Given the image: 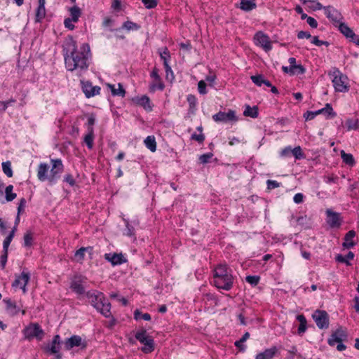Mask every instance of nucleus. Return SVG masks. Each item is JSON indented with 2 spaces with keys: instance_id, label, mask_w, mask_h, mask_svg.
Here are the masks:
<instances>
[{
  "instance_id": "nucleus-57",
  "label": "nucleus",
  "mask_w": 359,
  "mask_h": 359,
  "mask_svg": "<svg viewBox=\"0 0 359 359\" xmlns=\"http://www.w3.org/2000/svg\"><path fill=\"white\" fill-rule=\"evenodd\" d=\"M63 181L69 184L71 187H74L76 184V181L71 174H66Z\"/></svg>"
},
{
  "instance_id": "nucleus-39",
  "label": "nucleus",
  "mask_w": 359,
  "mask_h": 359,
  "mask_svg": "<svg viewBox=\"0 0 359 359\" xmlns=\"http://www.w3.org/2000/svg\"><path fill=\"white\" fill-rule=\"evenodd\" d=\"M134 318L136 320L143 319L144 320L149 321L151 320V315L148 313H142L140 310L136 309L134 311Z\"/></svg>"
},
{
  "instance_id": "nucleus-36",
  "label": "nucleus",
  "mask_w": 359,
  "mask_h": 359,
  "mask_svg": "<svg viewBox=\"0 0 359 359\" xmlns=\"http://www.w3.org/2000/svg\"><path fill=\"white\" fill-rule=\"evenodd\" d=\"M341 156L343 160V161L350 165L353 166L355 165V161L354 160V158L351 154L346 153L344 151H341Z\"/></svg>"
},
{
  "instance_id": "nucleus-30",
  "label": "nucleus",
  "mask_w": 359,
  "mask_h": 359,
  "mask_svg": "<svg viewBox=\"0 0 359 359\" xmlns=\"http://www.w3.org/2000/svg\"><path fill=\"white\" fill-rule=\"evenodd\" d=\"M107 87L111 90V94L114 96H121V97H123L126 95V90L123 88L121 83L118 84V89H116L115 88V86L113 84L108 83Z\"/></svg>"
},
{
  "instance_id": "nucleus-27",
  "label": "nucleus",
  "mask_w": 359,
  "mask_h": 359,
  "mask_svg": "<svg viewBox=\"0 0 359 359\" xmlns=\"http://www.w3.org/2000/svg\"><path fill=\"white\" fill-rule=\"evenodd\" d=\"M255 0H241L239 8L244 11H250L257 8Z\"/></svg>"
},
{
  "instance_id": "nucleus-44",
  "label": "nucleus",
  "mask_w": 359,
  "mask_h": 359,
  "mask_svg": "<svg viewBox=\"0 0 359 359\" xmlns=\"http://www.w3.org/2000/svg\"><path fill=\"white\" fill-rule=\"evenodd\" d=\"M33 243V233L30 231H27L24 235V245L25 247L32 246Z\"/></svg>"
},
{
  "instance_id": "nucleus-4",
  "label": "nucleus",
  "mask_w": 359,
  "mask_h": 359,
  "mask_svg": "<svg viewBox=\"0 0 359 359\" xmlns=\"http://www.w3.org/2000/svg\"><path fill=\"white\" fill-rule=\"evenodd\" d=\"M328 75L332 78L333 86L337 92L346 93L349 90L348 79L339 69L333 68Z\"/></svg>"
},
{
  "instance_id": "nucleus-9",
  "label": "nucleus",
  "mask_w": 359,
  "mask_h": 359,
  "mask_svg": "<svg viewBox=\"0 0 359 359\" xmlns=\"http://www.w3.org/2000/svg\"><path fill=\"white\" fill-rule=\"evenodd\" d=\"M254 41L257 46H261L265 51L272 49L271 41L268 35L263 32H257L254 36Z\"/></svg>"
},
{
  "instance_id": "nucleus-31",
  "label": "nucleus",
  "mask_w": 359,
  "mask_h": 359,
  "mask_svg": "<svg viewBox=\"0 0 359 359\" xmlns=\"http://www.w3.org/2000/svg\"><path fill=\"white\" fill-rule=\"evenodd\" d=\"M243 115L245 116H249L255 118L259 115V109L257 106L251 107L250 105H246Z\"/></svg>"
},
{
  "instance_id": "nucleus-5",
  "label": "nucleus",
  "mask_w": 359,
  "mask_h": 359,
  "mask_svg": "<svg viewBox=\"0 0 359 359\" xmlns=\"http://www.w3.org/2000/svg\"><path fill=\"white\" fill-rule=\"evenodd\" d=\"M135 339L144 345L141 351L144 353H150L155 349V342L152 337L147 335L146 330L143 329L135 334Z\"/></svg>"
},
{
  "instance_id": "nucleus-52",
  "label": "nucleus",
  "mask_w": 359,
  "mask_h": 359,
  "mask_svg": "<svg viewBox=\"0 0 359 359\" xmlns=\"http://www.w3.org/2000/svg\"><path fill=\"white\" fill-rule=\"evenodd\" d=\"M142 2L148 9L154 8L158 4V0H142Z\"/></svg>"
},
{
  "instance_id": "nucleus-43",
  "label": "nucleus",
  "mask_w": 359,
  "mask_h": 359,
  "mask_svg": "<svg viewBox=\"0 0 359 359\" xmlns=\"http://www.w3.org/2000/svg\"><path fill=\"white\" fill-rule=\"evenodd\" d=\"M46 16L45 6H39L36 9L35 21L40 22Z\"/></svg>"
},
{
  "instance_id": "nucleus-56",
  "label": "nucleus",
  "mask_w": 359,
  "mask_h": 359,
  "mask_svg": "<svg viewBox=\"0 0 359 359\" xmlns=\"http://www.w3.org/2000/svg\"><path fill=\"white\" fill-rule=\"evenodd\" d=\"M206 83L204 81L201 80L198 83V90L200 94L205 95L207 93Z\"/></svg>"
},
{
  "instance_id": "nucleus-59",
  "label": "nucleus",
  "mask_w": 359,
  "mask_h": 359,
  "mask_svg": "<svg viewBox=\"0 0 359 359\" xmlns=\"http://www.w3.org/2000/svg\"><path fill=\"white\" fill-rule=\"evenodd\" d=\"M7 259H8V252L3 250L2 255L1 256V260H0V262H1L0 266L2 269H5V266H6V262H7Z\"/></svg>"
},
{
  "instance_id": "nucleus-10",
  "label": "nucleus",
  "mask_w": 359,
  "mask_h": 359,
  "mask_svg": "<svg viewBox=\"0 0 359 359\" xmlns=\"http://www.w3.org/2000/svg\"><path fill=\"white\" fill-rule=\"evenodd\" d=\"M323 8L327 18L332 22L335 27H337L339 23L342 22L341 20L343 19V16L338 10L331 6H323Z\"/></svg>"
},
{
  "instance_id": "nucleus-18",
  "label": "nucleus",
  "mask_w": 359,
  "mask_h": 359,
  "mask_svg": "<svg viewBox=\"0 0 359 359\" xmlns=\"http://www.w3.org/2000/svg\"><path fill=\"white\" fill-rule=\"evenodd\" d=\"M60 337L59 334H56L53 337L50 345L47 346L45 348L46 352L49 354L57 353L60 349Z\"/></svg>"
},
{
  "instance_id": "nucleus-16",
  "label": "nucleus",
  "mask_w": 359,
  "mask_h": 359,
  "mask_svg": "<svg viewBox=\"0 0 359 359\" xmlns=\"http://www.w3.org/2000/svg\"><path fill=\"white\" fill-rule=\"evenodd\" d=\"M104 259L109 262L113 266L121 265L127 262L122 253H106L104 255Z\"/></svg>"
},
{
  "instance_id": "nucleus-42",
  "label": "nucleus",
  "mask_w": 359,
  "mask_h": 359,
  "mask_svg": "<svg viewBox=\"0 0 359 359\" xmlns=\"http://www.w3.org/2000/svg\"><path fill=\"white\" fill-rule=\"evenodd\" d=\"M346 125L347 126L348 130H359V120H353V119H348L346 121Z\"/></svg>"
},
{
  "instance_id": "nucleus-7",
  "label": "nucleus",
  "mask_w": 359,
  "mask_h": 359,
  "mask_svg": "<svg viewBox=\"0 0 359 359\" xmlns=\"http://www.w3.org/2000/svg\"><path fill=\"white\" fill-rule=\"evenodd\" d=\"M312 318L319 329L323 330L328 328L330 320L327 311L317 309L313 313Z\"/></svg>"
},
{
  "instance_id": "nucleus-48",
  "label": "nucleus",
  "mask_w": 359,
  "mask_h": 359,
  "mask_svg": "<svg viewBox=\"0 0 359 359\" xmlns=\"http://www.w3.org/2000/svg\"><path fill=\"white\" fill-rule=\"evenodd\" d=\"M187 100L189 105V109L192 111L195 110L197 103L196 96L192 94H189L187 95Z\"/></svg>"
},
{
  "instance_id": "nucleus-41",
  "label": "nucleus",
  "mask_w": 359,
  "mask_h": 359,
  "mask_svg": "<svg viewBox=\"0 0 359 359\" xmlns=\"http://www.w3.org/2000/svg\"><path fill=\"white\" fill-rule=\"evenodd\" d=\"M2 170L7 177H13V173L11 168V163L10 161H6L2 163Z\"/></svg>"
},
{
  "instance_id": "nucleus-8",
  "label": "nucleus",
  "mask_w": 359,
  "mask_h": 359,
  "mask_svg": "<svg viewBox=\"0 0 359 359\" xmlns=\"http://www.w3.org/2000/svg\"><path fill=\"white\" fill-rule=\"evenodd\" d=\"M52 168L50 169V174L48 177V182L50 184H54L56 180L60 177V174L64 170V165L61 159H51Z\"/></svg>"
},
{
  "instance_id": "nucleus-55",
  "label": "nucleus",
  "mask_w": 359,
  "mask_h": 359,
  "mask_svg": "<svg viewBox=\"0 0 359 359\" xmlns=\"http://www.w3.org/2000/svg\"><path fill=\"white\" fill-rule=\"evenodd\" d=\"M191 140H195L198 142L199 144H202L205 140V135L203 133H194L191 136Z\"/></svg>"
},
{
  "instance_id": "nucleus-32",
  "label": "nucleus",
  "mask_w": 359,
  "mask_h": 359,
  "mask_svg": "<svg viewBox=\"0 0 359 359\" xmlns=\"http://www.w3.org/2000/svg\"><path fill=\"white\" fill-rule=\"evenodd\" d=\"M93 140H94V129L88 128V133L84 137V142L86 144L88 148L89 149H92L93 147Z\"/></svg>"
},
{
  "instance_id": "nucleus-14",
  "label": "nucleus",
  "mask_w": 359,
  "mask_h": 359,
  "mask_svg": "<svg viewBox=\"0 0 359 359\" xmlns=\"http://www.w3.org/2000/svg\"><path fill=\"white\" fill-rule=\"evenodd\" d=\"M82 90L86 97L89 98L100 93L101 88L97 86H93L90 81H81Z\"/></svg>"
},
{
  "instance_id": "nucleus-12",
  "label": "nucleus",
  "mask_w": 359,
  "mask_h": 359,
  "mask_svg": "<svg viewBox=\"0 0 359 359\" xmlns=\"http://www.w3.org/2000/svg\"><path fill=\"white\" fill-rule=\"evenodd\" d=\"M212 118L215 122L236 121L238 120L235 111L229 110L227 113L219 111L212 116Z\"/></svg>"
},
{
  "instance_id": "nucleus-6",
  "label": "nucleus",
  "mask_w": 359,
  "mask_h": 359,
  "mask_svg": "<svg viewBox=\"0 0 359 359\" xmlns=\"http://www.w3.org/2000/svg\"><path fill=\"white\" fill-rule=\"evenodd\" d=\"M24 337L29 341L36 338L37 340L41 341L45 334L44 331L41 329L38 323H29L22 330Z\"/></svg>"
},
{
  "instance_id": "nucleus-35",
  "label": "nucleus",
  "mask_w": 359,
  "mask_h": 359,
  "mask_svg": "<svg viewBox=\"0 0 359 359\" xmlns=\"http://www.w3.org/2000/svg\"><path fill=\"white\" fill-rule=\"evenodd\" d=\"M340 32L347 39L351 36L353 31L344 22L339 23L337 26Z\"/></svg>"
},
{
  "instance_id": "nucleus-62",
  "label": "nucleus",
  "mask_w": 359,
  "mask_h": 359,
  "mask_svg": "<svg viewBox=\"0 0 359 359\" xmlns=\"http://www.w3.org/2000/svg\"><path fill=\"white\" fill-rule=\"evenodd\" d=\"M317 116V113L315 111H307L304 114V118L305 121L313 120Z\"/></svg>"
},
{
  "instance_id": "nucleus-33",
  "label": "nucleus",
  "mask_w": 359,
  "mask_h": 359,
  "mask_svg": "<svg viewBox=\"0 0 359 359\" xmlns=\"http://www.w3.org/2000/svg\"><path fill=\"white\" fill-rule=\"evenodd\" d=\"M69 12L71 15L70 18L73 20L74 22H76L81 15V10L76 5H74L72 7L69 8Z\"/></svg>"
},
{
  "instance_id": "nucleus-28",
  "label": "nucleus",
  "mask_w": 359,
  "mask_h": 359,
  "mask_svg": "<svg viewBox=\"0 0 359 359\" xmlns=\"http://www.w3.org/2000/svg\"><path fill=\"white\" fill-rule=\"evenodd\" d=\"M354 253L351 251H349L346 256H343L341 254H338L335 257V260L340 263H344L347 266H351V264L350 263L349 260L353 259L354 258Z\"/></svg>"
},
{
  "instance_id": "nucleus-19",
  "label": "nucleus",
  "mask_w": 359,
  "mask_h": 359,
  "mask_svg": "<svg viewBox=\"0 0 359 359\" xmlns=\"http://www.w3.org/2000/svg\"><path fill=\"white\" fill-rule=\"evenodd\" d=\"M4 302L6 304V310L11 316H16L20 311V306L11 299H4Z\"/></svg>"
},
{
  "instance_id": "nucleus-40",
  "label": "nucleus",
  "mask_w": 359,
  "mask_h": 359,
  "mask_svg": "<svg viewBox=\"0 0 359 359\" xmlns=\"http://www.w3.org/2000/svg\"><path fill=\"white\" fill-rule=\"evenodd\" d=\"M292 155L294 156L295 159H302L305 158V154L302 151V149L300 146L295 147L294 149H292Z\"/></svg>"
},
{
  "instance_id": "nucleus-2",
  "label": "nucleus",
  "mask_w": 359,
  "mask_h": 359,
  "mask_svg": "<svg viewBox=\"0 0 359 359\" xmlns=\"http://www.w3.org/2000/svg\"><path fill=\"white\" fill-rule=\"evenodd\" d=\"M233 277L231 270L226 264H218L214 270V285L218 289L226 291L233 287Z\"/></svg>"
},
{
  "instance_id": "nucleus-63",
  "label": "nucleus",
  "mask_w": 359,
  "mask_h": 359,
  "mask_svg": "<svg viewBox=\"0 0 359 359\" xmlns=\"http://www.w3.org/2000/svg\"><path fill=\"white\" fill-rule=\"evenodd\" d=\"M305 20H306V22L311 27L316 28L318 27V22L315 18L310 16H307V18Z\"/></svg>"
},
{
  "instance_id": "nucleus-20",
  "label": "nucleus",
  "mask_w": 359,
  "mask_h": 359,
  "mask_svg": "<svg viewBox=\"0 0 359 359\" xmlns=\"http://www.w3.org/2000/svg\"><path fill=\"white\" fill-rule=\"evenodd\" d=\"M81 283V277L75 276L74 279L71 282L70 288L76 294H83L85 293V290Z\"/></svg>"
},
{
  "instance_id": "nucleus-13",
  "label": "nucleus",
  "mask_w": 359,
  "mask_h": 359,
  "mask_svg": "<svg viewBox=\"0 0 359 359\" xmlns=\"http://www.w3.org/2000/svg\"><path fill=\"white\" fill-rule=\"evenodd\" d=\"M347 334L341 327L337 328L328 339V344L330 346H334L335 343H341L346 340Z\"/></svg>"
},
{
  "instance_id": "nucleus-37",
  "label": "nucleus",
  "mask_w": 359,
  "mask_h": 359,
  "mask_svg": "<svg viewBox=\"0 0 359 359\" xmlns=\"http://www.w3.org/2000/svg\"><path fill=\"white\" fill-rule=\"evenodd\" d=\"M15 231H16V227L14 226L13 229H12V231L8 235V236L4 239V243H3V250L4 251L8 252V247L14 237Z\"/></svg>"
},
{
  "instance_id": "nucleus-54",
  "label": "nucleus",
  "mask_w": 359,
  "mask_h": 359,
  "mask_svg": "<svg viewBox=\"0 0 359 359\" xmlns=\"http://www.w3.org/2000/svg\"><path fill=\"white\" fill-rule=\"evenodd\" d=\"M303 4H305L308 2L314 3L315 6L312 7L313 10H321L323 8V5L318 1V0H299Z\"/></svg>"
},
{
  "instance_id": "nucleus-34",
  "label": "nucleus",
  "mask_w": 359,
  "mask_h": 359,
  "mask_svg": "<svg viewBox=\"0 0 359 359\" xmlns=\"http://www.w3.org/2000/svg\"><path fill=\"white\" fill-rule=\"evenodd\" d=\"M144 144L146 147L152 152L156 151V142L154 136L149 135L146 137L144 140Z\"/></svg>"
},
{
  "instance_id": "nucleus-17",
  "label": "nucleus",
  "mask_w": 359,
  "mask_h": 359,
  "mask_svg": "<svg viewBox=\"0 0 359 359\" xmlns=\"http://www.w3.org/2000/svg\"><path fill=\"white\" fill-rule=\"evenodd\" d=\"M327 219V223L332 228L339 227L341 225L340 215L337 212H332L331 210L326 211Z\"/></svg>"
},
{
  "instance_id": "nucleus-25",
  "label": "nucleus",
  "mask_w": 359,
  "mask_h": 359,
  "mask_svg": "<svg viewBox=\"0 0 359 359\" xmlns=\"http://www.w3.org/2000/svg\"><path fill=\"white\" fill-rule=\"evenodd\" d=\"M151 77L153 78L156 82H158V85L156 84L152 85V88L154 89L157 87L159 90H163L165 88L163 83L161 81V78L158 74V69L157 67H154L151 72Z\"/></svg>"
},
{
  "instance_id": "nucleus-23",
  "label": "nucleus",
  "mask_w": 359,
  "mask_h": 359,
  "mask_svg": "<svg viewBox=\"0 0 359 359\" xmlns=\"http://www.w3.org/2000/svg\"><path fill=\"white\" fill-rule=\"evenodd\" d=\"M48 170H49V166L47 163H41L39 165L38 170H37V177L40 181L43 182L46 180H48V177H49V176H48Z\"/></svg>"
},
{
  "instance_id": "nucleus-64",
  "label": "nucleus",
  "mask_w": 359,
  "mask_h": 359,
  "mask_svg": "<svg viewBox=\"0 0 359 359\" xmlns=\"http://www.w3.org/2000/svg\"><path fill=\"white\" fill-rule=\"evenodd\" d=\"M297 38L299 39H310V38H311V34L309 32L299 31L297 33Z\"/></svg>"
},
{
  "instance_id": "nucleus-11",
  "label": "nucleus",
  "mask_w": 359,
  "mask_h": 359,
  "mask_svg": "<svg viewBox=\"0 0 359 359\" xmlns=\"http://www.w3.org/2000/svg\"><path fill=\"white\" fill-rule=\"evenodd\" d=\"M64 344L67 350H70L74 346H80L81 349H85L87 347V342L82 340L79 335H72L65 340Z\"/></svg>"
},
{
  "instance_id": "nucleus-49",
  "label": "nucleus",
  "mask_w": 359,
  "mask_h": 359,
  "mask_svg": "<svg viewBox=\"0 0 359 359\" xmlns=\"http://www.w3.org/2000/svg\"><path fill=\"white\" fill-rule=\"evenodd\" d=\"M252 81L257 86H262L265 80L264 76L262 74H257L251 76L250 77Z\"/></svg>"
},
{
  "instance_id": "nucleus-26",
  "label": "nucleus",
  "mask_w": 359,
  "mask_h": 359,
  "mask_svg": "<svg viewBox=\"0 0 359 359\" xmlns=\"http://www.w3.org/2000/svg\"><path fill=\"white\" fill-rule=\"evenodd\" d=\"M316 112L317 113V115L321 114H325L327 118H333L337 115V114L333 111L332 107L330 103H327L324 108L318 109L316 111Z\"/></svg>"
},
{
  "instance_id": "nucleus-29",
  "label": "nucleus",
  "mask_w": 359,
  "mask_h": 359,
  "mask_svg": "<svg viewBox=\"0 0 359 359\" xmlns=\"http://www.w3.org/2000/svg\"><path fill=\"white\" fill-rule=\"evenodd\" d=\"M297 320L299 322L297 333L299 335H302L307 329V321L303 314L298 315Z\"/></svg>"
},
{
  "instance_id": "nucleus-46",
  "label": "nucleus",
  "mask_w": 359,
  "mask_h": 359,
  "mask_svg": "<svg viewBox=\"0 0 359 359\" xmlns=\"http://www.w3.org/2000/svg\"><path fill=\"white\" fill-rule=\"evenodd\" d=\"M161 59L163 61V66L165 64H168V60L170 59V53L167 47L163 48L162 52H160Z\"/></svg>"
},
{
  "instance_id": "nucleus-58",
  "label": "nucleus",
  "mask_w": 359,
  "mask_h": 359,
  "mask_svg": "<svg viewBox=\"0 0 359 359\" xmlns=\"http://www.w3.org/2000/svg\"><path fill=\"white\" fill-rule=\"evenodd\" d=\"M126 233L125 234L128 236H133L135 235V228L129 224L128 221H126Z\"/></svg>"
},
{
  "instance_id": "nucleus-21",
  "label": "nucleus",
  "mask_w": 359,
  "mask_h": 359,
  "mask_svg": "<svg viewBox=\"0 0 359 359\" xmlns=\"http://www.w3.org/2000/svg\"><path fill=\"white\" fill-rule=\"evenodd\" d=\"M355 231L354 230H350L348 231L345 236H344V242L342 244V246L344 248L350 249L355 246V243L353 241V238L355 236Z\"/></svg>"
},
{
  "instance_id": "nucleus-47",
  "label": "nucleus",
  "mask_w": 359,
  "mask_h": 359,
  "mask_svg": "<svg viewBox=\"0 0 359 359\" xmlns=\"http://www.w3.org/2000/svg\"><path fill=\"white\" fill-rule=\"evenodd\" d=\"M88 249H92V248H84V247H82L81 248H79V250H77L76 252H75V254H74V257L75 258L78 260V261H81L84 258V255H85V252L88 250Z\"/></svg>"
},
{
  "instance_id": "nucleus-15",
  "label": "nucleus",
  "mask_w": 359,
  "mask_h": 359,
  "mask_svg": "<svg viewBox=\"0 0 359 359\" xmlns=\"http://www.w3.org/2000/svg\"><path fill=\"white\" fill-rule=\"evenodd\" d=\"M29 273L22 271L21 275L16 276V278L12 283V287H17L20 286L23 290V292H26V285L29 283Z\"/></svg>"
},
{
  "instance_id": "nucleus-22",
  "label": "nucleus",
  "mask_w": 359,
  "mask_h": 359,
  "mask_svg": "<svg viewBox=\"0 0 359 359\" xmlns=\"http://www.w3.org/2000/svg\"><path fill=\"white\" fill-rule=\"evenodd\" d=\"M278 352L276 346L264 350L263 352L258 353L255 359H272Z\"/></svg>"
},
{
  "instance_id": "nucleus-53",
  "label": "nucleus",
  "mask_w": 359,
  "mask_h": 359,
  "mask_svg": "<svg viewBox=\"0 0 359 359\" xmlns=\"http://www.w3.org/2000/svg\"><path fill=\"white\" fill-rule=\"evenodd\" d=\"M213 156V154L211 152L202 154L199 156V161L201 163L205 164L209 162L210 159Z\"/></svg>"
},
{
  "instance_id": "nucleus-60",
  "label": "nucleus",
  "mask_w": 359,
  "mask_h": 359,
  "mask_svg": "<svg viewBox=\"0 0 359 359\" xmlns=\"http://www.w3.org/2000/svg\"><path fill=\"white\" fill-rule=\"evenodd\" d=\"M266 184H267V189H270V190L278 188L280 185V184L279 182H278L277 181L271 180H268L266 181Z\"/></svg>"
},
{
  "instance_id": "nucleus-24",
  "label": "nucleus",
  "mask_w": 359,
  "mask_h": 359,
  "mask_svg": "<svg viewBox=\"0 0 359 359\" xmlns=\"http://www.w3.org/2000/svg\"><path fill=\"white\" fill-rule=\"evenodd\" d=\"M136 104L142 107L145 110L151 111L152 109L150 105V99L147 95H142V97H136L133 100Z\"/></svg>"
},
{
  "instance_id": "nucleus-50",
  "label": "nucleus",
  "mask_w": 359,
  "mask_h": 359,
  "mask_svg": "<svg viewBox=\"0 0 359 359\" xmlns=\"http://www.w3.org/2000/svg\"><path fill=\"white\" fill-rule=\"evenodd\" d=\"M260 277L259 276H248L245 277L247 283L252 286H256L259 283Z\"/></svg>"
},
{
  "instance_id": "nucleus-45",
  "label": "nucleus",
  "mask_w": 359,
  "mask_h": 359,
  "mask_svg": "<svg viewBox=\"0 0 359 359\" xmlns=\"http://www.w3.org/2000/svg\"><path fill=\"white\" fill-rule=\"evenodd\" d=\"M122 28H124L128 31L137 30L140 28V26L139 25H137V23L133 22L132 21H126L123 24Z\"/></svg>"
},
{
  "instance_id": "nucleus-1",
  "label": "nucleus",
  "mask_w": 359,
  "mask_h": 359,
  "mask_svg": "<svg viewBox=\"0 0 359 359\" xmlns=\"http://www.w3.org/2000/svg\"><path fill=\"white\" fill-rule=\"evenodd\" d=\"M63 53L68 71L72 72L77 69L83 71L88 68V61L91 56L88 43H83L78 50L76 41L73 36H68L63 44Z\"/></svg>"
},
{
  "instance_id": "nucleus-3",
  "label": "nucleus",
  "mask_w": 359,
  "mask_h": 359,
  "mask_svg": "<svg viewBox=\"0 0 359 359\" xmlns=\"http://www.w3.org/2000/svg\"><path fill=\"white\" fill-rule=\"evenodd\" d=\"M86 297L90 304L104 317L111 316V304L106 299L102 292L97 290H90L86 292Z\"/></svg>"
},
{
  "instance_id": "nucleus-38",
  "label": "nucleus",
  "mask_w": 359,
  "mask_h": 359,
  "mask_svg": "<svg viewBox=\"0 0 359 359\" xmlns=\"http://www.w3.org/2000/svg\"><path fill=\"white\" fill-rule=\"evenodd\" d=\"M13 186L10 184L5 188V194H6V200L8 202L13 201L17 194L15 193H13Z\"/></svg>"
},
{
  "instance_id": "nucleus-51",
  "label": "nucleus",
  "mask_w": 359,
  "mask_h": 359,
  "mask_svg": "<svg viewBox=\"0 0 359 359\" xmlns=\"http://www.w3.org/2000/svg\"><path fill=\"white\" fill-rule=\"evenodd\" d=\"M165 71V77L167 80H173L175 78L173 72L171 69V67L169 65V64H165L164 66Z\"/></svg>"
},
{
  "instance_id": "nucleus-61",
  "label": "nucleus",
  "mask_w": 359,
  "mask_h": 359,
  "mask_svg": "<svg viewBox=\"0 0 359 359\" xmlns=\"http://www.w3.org/2000/svg\"><path fill=\"white\" fill-rule=\"evenodd\" d=\"M26 199L25 198H22L20 200V202L18 203V215H20L22 212H24V208L26 205Z\"/></svg>"
}]
</instances>
